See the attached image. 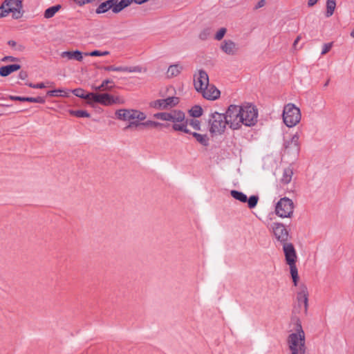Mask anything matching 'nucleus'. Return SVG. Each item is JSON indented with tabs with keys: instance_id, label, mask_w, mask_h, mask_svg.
<instances>
[{
	"instance_id": "54",
	"label": "nucleus",
	"mask_w": 354,
	"mask_h": 354,
	"mask_svg": "<svg viewBox=\"0 0 354 354\" xmlns=\"http://www.w3.org/2000/svg\"><path fill=\"white\" fill-rule=\"evenodd\" d=\"M318 0H308V6L312 7L317 3Z\"/></svg>"
},
{
	"instance_id": "50",
	"label": "nucleus",
	"mask_w": 354,
	"mask_h": 354,
	"mask_svg": "<svg viewBox=\"0 0 354 354\" xmlns=\"http://www.w3.org/2000/svg\"><path fill=\"white\" fill-rule=\"evenodd\" d=\"M133 121L130 122L129 125L127 127V128H131V127H138V126H142L141 123L142 122H140L139 121L140 120H136V121H134L133 120H132Z\"/></svg>"
},
{
	"instance_id": "26",
	"label": "nucleus",
	"mask_w": 354,
	"mask_h": 354,
	"mask_svg": "<svg viewBox=\"0 0 354 354\" xmlns=\"http://www.w3.org/2000/svg\"><path fill=\"white\" fill-rule=\"evenodd\" d=\"M113 3V0H108L104 2H102L97 8V9L95 10L96 13L97 14L104 13L110 9L112 10Z\"/></svg>"
},
{
	"instance_id": "10",
	"label": "nucleus",
	"mask_w": 354,
	"mask_h": 354,
	"mask_svg": "<svg viewBox=\"0 0 354 354\" xmlns=\"http://www.w3.org/2000/svg\"><path fill=\"white\" fill-rule=\"evenodd\" d=\"M270 227L277 241L281 245L288 243L290 235L283 224L281 223H272Z\"/></svg>"
},
{
	"instance_id": "11",
	"label": "nucleus",
	"mask_w": 354,
	"mask_h": 354,
	"mask_svg": "<svg viewBox=\"0 0 354 354\" xmlns=\"http://www.w3.org/2000/svg\"><path fill=\"white\" fill-rule=\"evenodd\" d=\"M153 117L163 121L182 122L185 119V113L181 111L174 110L155 113Z\"/></svg>"
},
{
	"instance_id": "36",
	"label": "nucleus",
	"mask_w": 354,
	"mask_h": 354,
	"mask_svg": "<svg viewBox=\"0 0 354 354\" xmlns=\"http://www.w3.org/2000/svg\"><path fill=\"white\" fill-rule=\"evenodd\" d=\"M141 124H142V127H153V128H157V127L165 126L164 124H162V123L156 122V121H152V120H147L146 122H142Z\"/></svg>"
},
{
	"instance_id": "37",
	"label": "nucleus",
	"mask_w": 354,
	"mask_h": 354,
	"mask_svg": "<svg viewBox=\"0 0 354 354\" xmlns=\"http://www.w3.org/2000/svg\"><path fill=\"white\" fill-rule=\"evenodd\" d=\"M186 122H187V126H191L194 130L199 131L201 130V122L198 120L190 119L186 120Z\"/></svg>"
},
{
	"instance_id": "46",
	"label": "nucleus",
	"mask_w": 354,
	"mask_h": 354,
	"mask_svg": "<svg viewBox=\"0 0 354 354\" xmlns=\"http://www.w3.org/2000/svg\"><path fill=\"white\" fill-rule=\"evenodd\" d=\"M26 84L28 85L29 87L33 88H45V85L42 82L38 83L36 84H34L32 83H26Z\"/></svg>"
},
{
	"instance_id": "32",
	"label": "nucleus",
	"mask_w": 354,
	"mask_h": 354,
	"mask_svg": "<svg viewBox=\"0 0 354 354\" xmlns=\"http://www.w3.org/2000/svg\"><path fill=\"white\" fill-rule=\"evenodd\" d=\"M292 174H293V172L290 168L285 169L282 178H281V181L284 184L289 183L291 181Z\"/></svg>"
},
{
	"instance_id": "44",
	"label": "nucleus",
	"mask_w": 354,
	"mask_h": 354,
	"mask_svg": "<svg viewBox=\"0 0 354 354\" xmlns=\"http://www.w3.org/2000/svg\"><path fill=\"white\" fill-rule=\"evenodd\" d=\"M226 32H227V29L225 28H221L216 32V34L214 37V39L218 41L221 40L223 38L224 35H225Z\"/></svg>"
},
{
	"instance_id": "45",
	"label": "nucleus",
	"mask_w": 354,
	"mask_h": 354,
	"mask_svg": "<svg viewBox=\"0 0 354 354\" xmlns=\"http://www.w3.org/2000/svg\"><path fill=\"white\" fill-rule=\"evenodd\" d=\"M62 92H64V91L60 90V89L48 91L47 92V95L50 96V97L62 95Z\"/></svg>"
},
{
	"instance_id": "23",
	"label": "nucleus",
	"mask_w": 354,
	"mask_h": 354,
	"mask_svg": "<svg viewBox=\"0 0 354 354\" xmlns=\"http://www.w3.org/2000/svg\"><path fill=\"white\" fill-rule=\"evenodd\" d=\"M72 93L77 97L82 99L87 100L89 102H92L93 96L94 93H86L85 91L81 88H75L72 91Z\"/></svg>"
},
{
	"instance_id": "29",
	"label": "nucleus",
	"mask_w": 354,
	"mask_h": 354,
	"mask_svg": "<svg viewBox=\"0 0 354 354\" xmlns=\"http://www.w3.org/2000/svg\"><path fill=\"white\" fill-rule=\"evenodd\" d=\"M4 4L8 9L14 10V8H22L21 0H6Z\"/></svg>"
},
{
	"instance_id": "4",
	"label": "nucleus",
	"mask_w": 354,
	"mask_h": 354,
	"mask_svg": "<svg viewBox=\"0 0 354 354\" xmlns=\"http://www.w3.org/2000/svg\"><path fill=\"white\" fill-rule=\"evenodd\" d=\"M225 115L227 124L231 129H239L241 127V106L231 104L227 109Z\"/></svg>"
},
{
	"instance_id": "14",
	"label": "nucleus",
	"mask_w": 354,
	"mask_h": 354,
	"mask_svg": "<svg viewBox=\"0 0 354 354\" xmlns=\"http://www.w3.org/2000/svg\"><path fill=\"white\" fill-rule=\"evenodd\" d=\"M209 84V76L204 70H199L194 76V86L196 91L201 92Z\"/></svg>"
},
{
	"instance_id": "16",
	"label": "nucleus",
	"mask_w": 354,
	"mask_h": 354,
	"mask_svg": "<svg viewBox=\"0 0 354 354\" xmlns=\"http://www.w3.org/2000/svg\"><path fill=\"white\" fill-rule=\"evenodd\" d=\"M221 49L229 55H234L239 51L238 45L230 39L224 40L221 44Z\"/></svg>"
},
{
	"instance_id": "25",
	"label": "nucleus",
	"mask_w": 354,
	"mask_h": 354,
	"mask_svg": "<svg viewBox=\"0 0 354 354\" xmlns=\"http://www.w3.org/2000/svg\"><path fill=\"white\" fill-rule=\"evenodd\" d=\"M189 134L192 135V136L196 140V141L203 146H208L209 138L207 134H200L198 133L192 131Z\"/></svg>"
},
{
	"instance_id": "30",
	"label": "nucleus",
	"mask_w": 354,
	"mask_h": 354,
	"mask_svg": "<svg viewBox=\"0 0 354 354\" xmlns=\"http://www.w3.org/2000/svg\"><path fill=\"white\" fill-rule=\"evenodd\" d=\"M60 5H55L47 8L44 12V17L46 19L53 17L55 13L60 10Z\"/></svg>"
},
{
	"instance_id": "42",
	"label": "nucleus",
	"mask_w": 354,
	"mask_h": 354,
	"mask_svg": "<svg viewBox=\"0 0 354 354\" xmlns=\"http://www.w3.org/2000/svg\"><path fill=\"white\" fill-rule=\"evenodd\" d=\"M22 8H14V10L9 9L10 12L12 13V17L14 19H19L22 17L23 12H21Z\"/></svg>"
},
{
	"instance_id": "5",
	"label": "nucleus",
	"mask_w": 354,
	"mask_h": 354,
	"mask_svg": "<svg viewBox=\"0 0 354 354\" xmlns=\"http://www.w3.org/2000/svg\"><path fill=\"white\" fill-rule=\"evenodd\" d=\"M258 110L252 104H245L241 106L242 124L247 127L254 126L257 122Z\"/></svg>"
},
{
	"instance_id": "24",
	"label": "nucleus",
	"mask_w": 354,
	"mask_h": 354,
	"mask_svg": "<svg viewBox=\"0 0 354 354\" xmlns=\"http://www.w3.org/2000/svg\"><path fill=\"white\" fill-rule=\"evenodd\" d=\"M174 123L172 128L174 131H182L185 133H191V131L187 129V122L185 118L182 122H172Z\"/></svg>"
},
{
	"instance_id": "17",
	"label": "nucleus",
	"mask_w": 354,
	"mask_h": 354,
	"mask_svg": "<svg viewBox=\"0 0 354 354\" xmlns=\"http://www.w3.org/2000/svg\"><path fill=\"white\" fill-rule=\"evenodd\" d=\"M200 93L203 95L204 98L209 100H216L219 97L221 94L220 91L217 89L215 86L209 84Z\"/></svg>"
},
{
	"instance_id": "1",
	"label": "nucleus",
	"mask_w": 354,
	"mask_h": 354,
	"mask_svg": "<svg viewBox=\"0 0 354 354\" xmlns=\"http://www.w3.org/2000/svg\"><path fill=\"white\" fill-rule=\"evenodd\" d=\"M288 343L291 354L306 351L305 334L299 322L297 324L296 333L289 335Z\"/></svg>"
},
{
	"instance_id": "6",
	"label": "nucleus",
	"mask_w": 354,
	"mask_h": 354,
	"mask_svg": "<svg viewBox=\"0 0 354 354\" xmlns=\"http://www.w3.org/2000/svg\"><path fill=\"white\" fill-rule=\"evenodd\" d=\"M293 201L287 198H281L276 204L275 213L281 218H291L294 211Z\"/></svg>"
},
{
	"instance_id": "40",
	"label": "nucleus",
	"mask_w": 354,
	"mask_h": 354,
	"mask_svg": "<svg viewBox=\"0 0 354 354\" xmlns=\"http://www.w3.org/2000/svg\"><path fill=\"white\" fill-rule=\"evenodd\" d=\"M210 35H211L210 28H205L203 31H201V33L199 34V38L201 40H206L209 38Z\"/></svg>"
},
{
	"instance_id": "53",
	"label": "nucleus",
	"mask_w": 354,
	"mask_h": 354,
	"mask_svg": "<svg viewBox=\"0 0 354 354\" xmlns=\"http://www.w3.org/2000/svg\"><path fill=\"white\" fill-rule=\"evenodd\" d=\"M94 0H74L75 2L78 3L79 5H84L85 3H91Z\"/></svg>"
},
{
	"instance_id": "13",
	"label": "nucleus",
	"mask_w": 354,
	"mask_h": 354,
	"mask_svg": "<svg viewBox=\"0 0 354 354\" xmlns=\"http://www.w3.org/2000/svg\"><path fill=\"white\" fill-rule=\"evenodd\" d=\"M179 102V99L177 97H168L165 99H160L151 102L150 105L151 107L159 109H167L172 108Z\"/></svg>"
},
{
	"instance_id": "22",
	"label": "nucleus",
	"mask_w": 354,
	"mask_h": 354,
	"mask_svg": "<svg viewBox=\"0 0 354 354\" xmlns=\"http://www.w3.org/2000/svg\"><path fill=\"white\" fill-rule=\"evenodd\" d=\"M114 86V82L112 80L106 79L100 86H93L92 88L96 91H111Z\"/></svg>"
},
{
	"instance_id": "43",
	"label": "nucleus",
	"mask_w": 354,
	"mask_h": 354,
	"mask_svg": "<svg viewBox=\"0 0 354 354\" xmlns=\"http://www.w3.org/2000/svg\"><path fill=\"white\" fill-rule=\"evenodd\" d=\"M333 46V42L326 43L322 46L321 55H324L328 53Z\"/></svg>"
},
{
	"instance_id": "9",
	"label": "nucleus",
	"mask_w": 354,
	"mask_h": 354,
	"mask_svg": "<svg viewBox=\"0 0 354 354\" xmlns=\"http://www.w3.org/2000/svg\"><path fill=\"white\" fill-rule=\"evenodd\" d=\"M297 306L295 307V310L299 313L307 314L308 306V291L306 286L301 285L299 288L297 294Z\"/></svg>"
},
{
	"instance_id": "27",
	"label": "nucleus",
	"mask_w": 354,
	"mask_h": 354,
	"mask_svg": "<svg viewBox=\"0 0 354 354\" xmlns=\"http://www.w3.org/2000/svg\"><path fill=\"white\" fill-rule=\"evenodd\" d=\"M326 10L325 13L326 17H331L336 8V1L335 0H327L326 3Z\"/></svg>"
},
{
	"instance_id": "15",
	"label": "nucleus",
	"mask_w": 354,
	"mask_h": 354,
	"mask_svg": "<svg viewBox=\"0 0 354 354\" xmlns=\"http://www.w3.org/2000/svg\"><path fill=\"white\" fill-rule=\"evenodd\" d=\"M282 245L286 263L293 264L294 263H296L297 256L293 244L291 243H287Z\"/></svg>"
},
{
	"instance_id": "8",
	"label": "nucleus",
	"mask_w": 354,
	"mask_h": 354,
	"mask_svg": "<svg viewBox=\"0 0 354 354\" xmlns=\"http://www.w3.org/2000/svg\"><path fill=\"white\" fill-rule=\"evenodd\" d=\"M115 115L118 120L131 121V120H144L146 118L145 113L135 109H119L116 111Z\"/></svg>"
},
{
	"instance_id": "7",
	"label": "nucleus",
	"mask_w": 354,
	"mask_h": 354,
	"mask_svg": "<svg viewBox=\"0 0 354 354\" xmlns=\"http://www.w3.org/2000/svg\"><path fill=\"white\" fill-rule=\"evenodd\" d=\"M93 96V102L99 103L104 106H111L113 104H122L124 102V100L120 96H113L109 93H94Z\"/></svg>"
},
{
	"instance_id": "59",
	"label": "nucleus",
	"mask_w": 354,
	"mask_h": 354,
	"mask_svg": "<svg viewBox=\"0 0 354 354\" xmlns=\"http://www.w3.org/2000/svg\"><path fill=\"white\" fill-rule=\"evenodd\" d=\"M305 352H306V351H304V352H301H301L299 353V354H305Z\"/></svg>"
},
{
	"instance_id": "3",
	"label": "nucleus",
	"mask_w": 354,
	"mask_h": 354,
	"mask_svg": "<svg viewBox=\"0 0 354 354\" xmlns=\"http://www.w3.org/2000/svg\"><path fill=\"white\" fill-rule=\"evenodd\" d=\"M208 123L210 133L222 134L225 131L227 121L224 113L215 111L209 114Z\"/></svg>"
},
{
	"instance_id": "2",
	"label": "nucleus",
	"mask_w": 354,
	"mask_h": 354,
	"mask_svg": "<svg viewBox=\"0 0 354 354\" xmlns=\"http://www.w3.org/2000/svg\"><path fill=\"white\" fill-rule=\"evenodd\" d=\"M283 120L288 127L296 126L301 120V111L294 104H286L283 111Z\"/></svg>"
},
{
	"instance_id": "51",
	"label": "nucleus",
	"mask_w": 354,
	"mask_h": 354,
	"mask_svg": "<svg viewBox=\"0 0 354 354\" xmlns=\"http://www.w3.org/2000/svg\"><path fill=\"white\" fill-rule=\"evenodd\" d=\"M266 5V1L265 0H260L254 6V9L257 10L259 8H261L263 7Z\"/></svg>"
},
{
	"instance_id": "31",
	"label": "nucleus",
	"mask_w": 354,
	"mask_h": 354,
	"mask_svg": "<svg viewBox=\"0 0 354 354\" xmlns=\"http://www.w3.org/2000/svg\"><path fill=\"white\" fill-rule=\"evenodd\" d=\"M290 266V274L291 277L292 278V281L295 286L297 285V281L299 280V276H298V271L296 266V263H294L293 264H288Z\"/></svg>"
},
{
	"instance_id": "34",
	"label": "nucleus",
	"mask_w": 354,
	"mask_h": 354,
	"mask_svg": "<svg viewBox=\"0 0 354 354\" xmlns=\"http://www.w3.org/2000/svg\"><path fill=\"white\" fill-rule=\"evenodd\" d=\"M189 115L194 118H198L203 114V109L198 106H194L189 111Z\"/></svg>"
},
{
	"instance_id": "58",
	"label": "nucleus",
	"mask_w": 354,
	"mask_h": 354,
	"mask_svg": "<svg viewBox=\"0 0 354 354\" xmlns=\"http://www.w3.org/2000/svg\"><path fill=\"white\" fill-rule=\"evenodd\" d=\"M351 36L354 38V30L351 32Z\"/></svg>"
},
{
	"instance_id": "56",
	"label": "nucleus",
	"mask_w": 354,
	"mask_h": 354,
	"mask_svg": "<svg viewBox=\"0 0 354 354\" xmlns=\"http://www.w3.org/2000/svg\"><path fill=\"white\" fill-rule=\"evenodd\" d=\"M301 37L300 35L297 36V37L296 38V39L295 40L294 43H293V46L295 48L296 47V45L297 44V43L299 42V41L301 39Z\"/></svg>"
},
{
	"instance_id": "12",
	"label": "nucleus",
	"mask_w": 354,
	"mask_h": 354,
	"mask_svg": "<svg viewBox=\"0 0 354 354\" xmlns=\"http://www.w3.org/2000/svg\"><path fill=\"white\" fill-rule=\"evenodd\" d=\"M230 194L234 199L241 203L247 202L248 206L250 209L254 208L257 206L259 199V196L257 195H252L248 198L244 193L237 190H232L230 192Z\"/></svg>"
},
{
	"instance_id": "20",
	"label": "nucleus",
	"mask_w": 354,
	"mask_h": 354,
	"mask_svg": "<svg viewBox=\"0 0 354 354\" xmlns=\"http://www.w3.org/2000/svg\"><path fill=\"white\" fill-rule=\"evenodd\" d=\"M20 68L21 66L19 64H10L2 66L0 68V76L6 77Z\"/></svg>"
},
{
	"instance_id": "21",
	"label": "nucleus",
	"mask_w": 354,
	"mask_h": 354,
	"mask_svg": "<svg viewBox=\"0 0 354 354\" xmlns=\"http://www.w3.org/2000/svg\"><path fill=\"white\" fill-rule=\"evenodd\" d=\"M61 57H66L68 59H75L77 61H82L83 59L82 53L80 50L75 51H64L61 53Z\"/></svg>"
},
{
	"instance_id": "41",
	"label": "nucleus",
	"mask_w": 354,
	"mask_h": 354,
	"mask_svg": "<svg viewBox=\"0 0 354 354\" xmlns=\"http://www.w3.org/2000/svg\"><path fill=\"white\" fill-rule=\"evenodd\" d=\"M109 54V51H100V50H93L90 53H87L85 55L89 56H105Z\"/></svg>"
},
{
	"instance_id": "49",
	"label": "nucleus",
	"mask_w": 354,
	"mask_h": 354,
	"mask_svg": "<svg viewBox=\"0 0 354 354\" xmlns=\"http://www.w3.org/2000/svg\"><path fill=\"white\" fill-rule=\"evenodd\" d=\"M46 100L44 97H32L31 102L44 104Z\"/></svg>"
},
{
	"instance_id": "38",
	"label": "nucleus",
	"mask_w": 354,
	"mask_h": 354,
	"mask_svg": "<svg viewBox=\"0 0 354 354\" xmlns=\"http://www.w3.org/2000/svg\"><path fill=\"white\" fill-rule=\"evenodd\" d=\"M103 69L106 71L124 72L125 66H106Z\"/></svg>"
},
{
	"instance_id": "19",
	"label": "nucleus",
	"mask_w": 354,
	"mask_h": 354,
	"mask_svg": "<svg viewBox=\"0 0 354 354\" xmlns=\"http://www.w3.org/2000/svg\"><path fill=\"white\" fill-rule=\"evenodd\" d=\"M132 1L133 0H121L120 1H118V0H113L112 5L113 12H120L124 8L129 6Z\"/></svg>"
},
{
	"instance_id": "47",
	"label": "nucleus",
	"mask_w": 354,
	"mask_h": 354,
	"mask_svg": "<svg viewBox=\"0 0 354 354\" xmlns=\"http://www.w3.org/2000/svg\"><path fill=\"white\" fill-rule=\"evenodd\" d=\"M10 13L9 9H5L4 6H0V18L7 16Z\"/></svg>"
},
{
	"instance_id": "39",
	"label": "nucleus",
	"mask_w": 354,
	"mask_h": 354,
	"mask_svg": "<svg viewBox=\"0 0 354 354\" xmlns=\"http://www.w3.org/2000/svg\"><path fill=\"white\" fill-rule=\"evenodd\" d=\"M9 99L11 100L21 101V102H31L32 97H21L15 95H9Z\"/></svg>"
},
{
	"instance_id": "18",
	"label": "nucleus",
	"mask_w": 354,
	"mask_h": 354,
	"mask_svg": "<svg viewBox=\"0 0 354 354\" xmlns=\"http://www.w3.org/2000/svg\"><path fill=\"white\" fill-rule=\"evenodd\" d=\"M299 136L298 133L293 135L291 139L285 142V149L288 152H292L297 154L299 151Z\"/></svg>"
},
{
	"instance_id": "52",
	"label": "nucleus",
	"mask_w": 354,
	"mask_h": 354,
	"mask_svg": "<svg viewBox=\"0 0 354 354\" xmlns=\"http://www.w3.org/2000/svg\"><path fill=\"white\" fill-rule=\"evenodd\" d=\"M28 77V73L24 71H21L19 73V78L21 80H25Z\"/></svg>"
},
{
	"instance_id": "28",
	"label": "nucleus",
	"mask_w": 354,
	"mask_h": 354,
	"mask_svg": "<svg viewBox=\"0 0 354 354\" xmlns=\"http://www.w3.org/2000/svg\"><path fill=\"white\" fill-rule=\"evenodd\" d=\"M183 67L180 64L171 65L167 70L168 77H176L182 71Z\"/></svg>"
},
{
	"instance_id": "55",
	"label": "nucleus",
	"mask_w": 354,
	"mask_h": 354,
	"mask_svg": "<svg viewBox=\"0 0 354 354\" xmlns=\"http://www.w3.org/2000/svg\"><path fill=\"white\" fill-rule=\"evenodd\" d=\"M8 44L10 46H12V47H15L16 45H17V43L14 40H9L8 41Z\"/></svg>"
},
{
	"instance_id": "60",
	"label": "nucleus",
	"mask_w": 354,
	"mask_h": 354,
	"mask_svg": "<svg viewBox=\"0 0 354 354\" xmlns=\"http://www.w3.org/2000/svg\"><path fill=\"white\" fill-rule=\"evenodd\" d=\"M0 106H1V104H0Z\"/></svg>"
},
{
	"instance_id": "48",
	"label": "nucleus",
	"mask_w": 354,
	"mask_h": 354,
	"mask_svg": "<svg viewBox=\"0 0 354 354\" xmlns=\"http://www.w3.org/2000/svg\"><path fill=\"white\" fill-rule=\"evenodd\" d=\"M19 59L17 57H13V56H5L1 59V61L3 62H17Z\"/></svg>"
},
{
	"instance_id": "35",
	"label": "nucleus",
	"mask_w": 354,
	"mask_h": 354,
	"mask_svg": "<svg viewBox=\"0 0 354 354\" xmlns=\"http://www.w3.org/2000/svg\"><path fill=\"white\" fill-rule=\"evenodd\" d=\"M147 68H144L140 66H125L124 72L129 73H142L146 72Z\"/></svg>"
},
{
	"instance_id": "33",
	"label": "nucleus",
	"mask_w": 354,
	"mask_h": 354,
	"mask_svg": "<svg viewBox=\"0 0 354 354\" xmlns=\"http://www.w3.org/2000/svg\"><path fill=\"white\" fill-rule=\"evenodd\" d=\"M69 113L77 118H90L91 115L84 110H69Z\"/></svg>"
},
{
	"instance_id": "57",
	"label": "nucleus",
	"mask_w": 354,
	"mask_h": 354,
	"mask_svg": "<svg viewBox=\"0 0 354 354\" xmlns=\"http://www.w3.org/2000/svg\"><path fill=\"white\" fill-rule=\"evenodd\" d=\"M329 81H330V80H328L326 82V83L324 84V87L328 86V84H329Z\"/></svg>"
}]
</instances>
